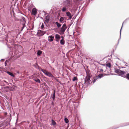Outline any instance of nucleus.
Masks as SVG:
<instances>
[{
    "mask_svg": "<svg viewBox=\"0 0 129 129\" xmlns=\"http://www.w3.org/2000/svg\"><path fill=\"white\" fill-rule=\"evenodd\" d=\"M77 80V78L76 77H74L73 79V81H75L76 80Z\"/></svg>",
    "mask_w": 129,
    "mask_h": 129,
    "instance_id": "5701e85b",
    "label": "nucleus"
},
{
    "mask_svg": "<svg viewBox=\"0 0 129 129\" xmlns=\"http://www.w3.org/2000/svg\"><path fill=\"white\" fill-rule=\"evenodd\" d=\"M55 91H54V92L53 93V96H52V98H53V100H54L55 99Z\"/></svg>",
    "mask_w": 129,
    "mask_h": 129,
    "instance_id": "b1692460",
    "label": "nucleus"
},
{
    "mask_svg": "<svg viewBox=\"0 0 129 129\" xmlns=\"http://www.w3.org/2000/svg\"><path fill=\"white\" fill-rule=\"evenodd\" d=\"M103 69H100V71L101 72H103Z\"/></svg>",
    "mask_w": 129,
    "mask_h": 129,
    "instance_id": "cd10ccee",
    "label": "nucleus"
},
{
    "mask_svg": "<svg viewBox=\"0 0 129 129\" xmlns=\"http://www.w3.org/2000/svg\"><path fill=\"white\" fill-rule=\"evenodd\" d=\"M61 38L60 36L58 34H56L55 36V38L56 39V41L57 42H58Z\"/></svg>",
    "mask_w": 129,
    "mask_h": 129,
    "instance_id": "39448f33",
    "label": "nucleus"
},
{
    "mask_svg": "<svg viewBox=\"0 0 129 129\" xmlns=\"http://www.w3.org/2000/svg\"><path fill=\"white\" fill-rule=\"evenodd\" d=\"M103 76H104L103 74H99L98 76L99 79H100L101 78H102Z\"/></svg>",
    "mask_w": 129,
    "mask_h": 129,
    "instance_id": "4468645a",
    "label": "nucleus"
},
{
    "mask_svg": "<svg viewBox=\"0 0 129 129\" xmlns=\"http://www.w3.org/2000/svg\"><path fill=\"white\" fill-rule=\"evenodd\" d=\"M23 27L22 28V30H23L25 26V24L24 23L23 24Z\"/></svg>",
    "mask_w": 129,
    "mask_h": 129,
    "instance_id": "393cba45",
    "label": "nucleus"
},
{
    "mask_svg": "<svg viewBox=\"0 0 129 129\" xmlns=\"http://www.w3.org/2000/svg\"><path fill=\"white\" fill-rule=\"evenodd\" d=\"M51 124L52 125H54L56 124V122L53 119L52 120Z\"/></svg>",
    "mask_w": 129,
    "mask_h": 129,
    "instance_id": "dca6fc26",
    "label": "nucleus"
},
{
    "mask_svg": "<svg viewBox=\"0 0 129 129\" xmlns=\"http://www.w3.org/2000/svg\"><path fill=\"white\" fill-rule=\"evenodd\" d=\"M67 28V27L66 26V24H63L60 30V34H63Z\"/></svg>",
    "mask_w": 129,
    "mask_h": 129,
    "instance_id": "7ed1b4c3",
    "label": "nucleus"
},
{
    "mask_svg": "<svg viewBox=\"0 0 129 129\" xmlns=\"http://www.w3.org/2000/svg\"><path fill=\"white\" fill-rule=\"evenodd\" d=\"M50 17L48 15L45 18L46 20H45V22H48L49 20Z\"/></svg>",
    "mask_w": 129,
    "mask_h": 129,
    "instance_id": "9d476101",
    "label": "nucleus"
},
{
    "mask_svg": "<svg viewBox=\"0 0 129 129\" xmlns=\"http://www.w3.org/2000/svg\"><path fill=\"white\" fill-rule=\"evenodd\" d=\"M99 79L98 77V76H96L94 78V80L93 81V83H94L97 80V79Z\"/></svg>",
    "mask_w": 129,
    "mask_h": 129,
    "instance_id": "2eb2a0df",
    "label": "nucleus"
},
{
    "mask_svg": "<svg viewBox=\"0 0 129 129\" xmlns=\"http://www.w3.org/2000/svg\"><path fill=\"white\" fill-rule=\"evenodd\" d=\"M60 43L61 45H64V40H63V39L61 40L60 41Z\"/></svg>",
    "mask_w": 129,
    "mask_h": 129,
    "instance_id": "f8f14e48",
    "label": "nucleus"
},
{
    "mask_svg": "<svg viewBox=\"0 0 129 129\" xmlns=\"http://www.w3.org/2000/svg\"><path fill=\"white\" fill-rule=\"evenodd\" d=\"M67 9L66 7H63L62 9V11L63 12H65L67 10Z\"/></svg>",
    "mask_w": 129,
    "mask_h": 129,
    "instance_id": "a211bd4d",
    "label": "nucleus"
},
{
    "mask_svg": "<svg viewBox=\"0 0 129 129\" xmlns=\"http://www.w3.org/2000/svg\"><path fill=\"white\" fill-rule=\"evenodd\" d=\"M61 38L62 39H63V40H64V38L63 37H61Z\"/></svg>",
    "mask_w": 129,
    "mask_h": 129,
    "instance_id": "c85d7f7f",
    "label": "nucleus"
},
{
    "mask_svg": "<svg viewBox=\"0 0 129 129\" xmlns=\"http://www.w3.org/2000/svg\"><path fill=\"white\" fill-rule=\"evenodd\" d=\"M42 52L40 50L38 51L37 53V54L38 55H40L42 53Z\"/></svg>",
    "mask_w": 129,
    "mask_h": 129,
    "instance_id": "f3484780",
    "label": "nucleus"
},
{
    "mask_svg": "<svg viewBox=\"0 0 129 129\" xmlns=\"http://www.w3.org/2000/svg\"><path fill=\"white\" fill-rule=\"evenodd\" d=\"M112 62L111 61H107L106 63V65L107 66V67L110 68L111 67V62Z\"/></svg>",
    "mask_w": 129,
    "mask_h": 129,
    "instance_id": "1a4fd4ad",
    "label": "nucleus"
},
{
    "mask_svg": "<svg viewBox=\"0 0 129 129\" xmlns=\"http://www.w3.org/2000/svg\"><path fill=\"white\" fill-rule=\"evenodd\" d=\"M64 121L66 123H68L69 122V120L67 118H65L64 119Z\"/></svg>",
    "mask_w": 129,
    "mask_h": 129,
    "instance_id": "412c9836",
    "label": "nucleus"
},
{
    "mask_svg": "<svg viewBox=\"0 0 129 129\" xmlns=\"http://www.w3.org/2000/svg\"><path fill=\"white\" fill-rule=\"evenodd\" d=\"M13 129H16V128H13Z\"/></svg>",
    "mask_w": 129,
    "mask_h": 129,
    "instance_id": "7c9ffc66",
    "label": "nucleus"
},
{
    "mask_svg": "<svg viewBox=\"0 0 129 129\" xmlns=\"http://www.w3.org/2000/svg\"><path fill=\"white\" fill-rule=\"evenodd\" d=\"M123 23H122V27H121V29H120V36H121V30L122 29V27H123Z\"/></svg>",
    "mask_w": 129,
    "mask_h": 129,
    "instance_id": "bb28decb",
    "label": "nucleus"
},
{
    "mask_svg": "<svg viewBox=\"0 0 129 129\" xmlns=\"http://www.w3.org/2000/svg\"><path fill=\"white\" fill-rule=\"evenodd\" d=\"M54 38V37L53 36H49L48 37V41L49 42H51L53 41V39Z\"/></svg>",
    "mask_w": 129,
    "mask_h": 129,
    "instance_id": "423d86ee",
    "label": "nucleus"
},
{
    "mask_svg": "<svg viewBox=\"0 0 129 129\" xmlns=\"http://www.w3.org/2000/svg\"><path fill=\"white\" fill-rule=\"evenodd\" d=\"M64 20V19L63 17H61L59 19V21L62 22Z\"/></svg>",
    "mask_w": 129,
    "mask_h": 129,
    "instance_id": "4be33fe9",
    "label": "nucleus"
},
{
    "mask_svg": "<svg viewBox=\"0 0 129 129\" xmlns=\"http://www.w3.org/2000/svg\"><path fill=\"white\" fill-rule=\"evenodd\" d=\"M67 6L69 7H70L71 6V3L70 1L68 0L67 1Z\"/></svg>",
    "mask_w": 129,
    "mask_h": 129,
    "instance_id": "9b49d317",
    "label": "nucleus"
},
{
    "mask_svg": "<svg viewBox=\"0 0 129 129\" xmlns=\"http://www.w3.org/2000/svg\"><path fill=\"white\" fill-rule=\"evenodd\" d=\"M34 80L36 82H38L39 83H41V82H40V80L38 79H34Z\"/></svg>",
    "mask_w": 129,
    "mask_h": 129,
    "instance_id": "aec40b11",
    "label": "nucleus"
},
{
    "mask_svg": "<svg viewBox=\"0 0 129 129\" xmlns=\"http://www.w3.org/2000/svg\"><path fill=\"white\" fill-rule=\"evenodd\" d=\"M67 15V16L69 17V19H71L72 17L71 14L69 12H68L66 13Z\"/></svg>",
    "mask_w": 129,
    "mask_h": 129,
    "instance_id": "0eeeda50",
    "label": "nucleus"
},
{
    "mask_svg": "<svg viewBox=\"0 0 129 129\" xmlns=\"http://www.w3.org/2000/svg\"><path fill=\"white\" fill-rule=\"evenodd\" d=\"M90 77L89 76H87L86 77L85 80V81L87 82L88 83H89L90 81Z\"/></svg>",
    "mask_w": 129,
    "mask_h": 129,
    "instance_id": "6e6552de",
    "label": "nucleus"
},
{
    "mask_svg": "<svg viewBox=\"0 0 129 129\" xmlns=\"http://www.w3.org/2000/svg\"><path fill=\"white\" fill-rule=\"evenodd\" d=\"M23 19H23V20H24V18H23Z\"/></svg>",
    "mask_w": 129,
    "mask_h": 129,
    "instance_id": "473e14b6",
    "label": "nucleus"
},
{
    "mask_svg": "<svg viewBox=\"0 0 129 129\" xmlns=\"http://www.w3.org/2000/svg\"><path fill=\"white\" fill-rule=\"evenodd\" d=\"M17 73H19V72H17Z\"/></svg>",
    "mask_w": 129,
    "mask_h": 129,
    "instance_id": "2f4dec72",
    "label": "nucleus"
},
{
    "mask_svg": "<svg viewBox=\"0 0 129 129\" xmlns=\"http://www.w3.org/2000/svg\"><path fill=\"white\" fill-rule=\"evenodd\" d=\"M7 73L8 74H9V75H11L13 77H14V75H13V73H11V72H8V71L7 72Z\"/></svg>",
    "mask_w": 129,
    "mask_h": 129,
    "instance_id": "ddd939ff",
    "label": "nucleus"
},
{
    "mask_svg": "<svg viewBox=\"0 0 129 129\" xmlns=\"http://www.w3.org/2000/svg\"><path fill=\"white\" fill-rule=\"evenodd\" d=\"M41 71L47 76L51 77H53V76L50 73L47 72L46 70L42 69Z\"/></svg>",
    "mask_w": 129,
    "mask_h": 129,
    "instance_id": "f03ea898",
    "label": "nucleus"
},
{
    "mask_svg": "<svg viewBox=\"0 0 129 129\" xmlns=\"http://www.w3.org/2000/svg\"><path fill=\"white\" fill-rule=\"evenodd\" d=\"M6 63H7V61H5V63L6 64Z\"/></svg>",
    "mask_w": 129,
    "mask_h": 129,
    "instance_id": "c756f323",
    "label": "nucleus"
},
{
    "mask_svg": "<svg viewBox=\"0 0 129 129\" xmlns=\"http://www.w3.org/2000/svg\"><path fill=\"white\" fill-rule=\"evenodd\" d=\"M55 24L57 25V26L58 27H59L61 26V24L58 23L57 22H55Z\"/></svg>",
    "mask_w": 129,
    "mask_h": 129,
    "instance_id": "6ab92c4d",
    "label": "nucleus"
},
{
    "mask_svg": "<svg viewBox=\"0 0 129 129\" xmlns=\"http://www.w3.org/2000/svg\"><path fill=\"white\" fill-rule=\"evenodd\" d=\"M116 65H117V64L116 63Z\"/></svg>",
    "mask_w": 129,
    "mask_h": 129,
    "instance_id": "72a5a7b5",
    "label": "nucleus"
},
{
    "mask_svg": "<svg viewBox=\"0 0 129 129\" xmlns=\"http://www.w3.org/2000/svg\"><path fill=\"white\" fill-rule=\"evenodd\" d=\"M37 9L35 8H34L32 11L31 13L32 14L34 15H35L37 14Z\"/></svg>",
    "mask_w": 129,
    "mask_h": 129,
    "instance_id": "20e7f679",
    "label": "nucleus"
},
{
    "mask_svg": "<svg viewBox=\"0 0 129 129\" xmlns=\"http://www.w3.org/2000/svg\"><path fill=\"white\" fill-rule=\"evenodd\" d=\"M44 27V26L43 25V24H42L41 25V29H43Z\"/></svg>",
    "mask_w": 129,
    "mask_h": 129,
    "instance_id": "a878e982",
    "label": "nucleus"
},
{
    "mask_svg": "<svg viewBox=\"0 0 129 129\" xmlns=\"http://www.w3.org/2000/svg\"><path fill=\"white\" fill-rule=\"evenodd\" d=\"M114 70L115 72L118 74L119 75L124 78H127L129 80V74H126V76H123V75L126 72L125 71H121L116 68H115Z\"/></svg>",
    "mask_w": 129,
    "mask_h": 129,
    "instance_id": "f257e3e1",
    "label": "nucleus"
}]
</instances>
